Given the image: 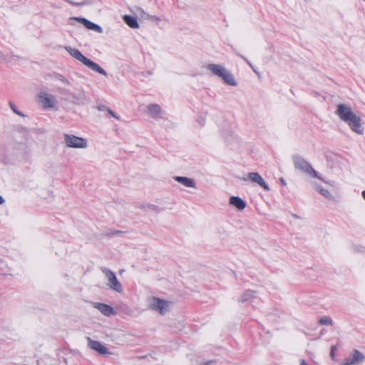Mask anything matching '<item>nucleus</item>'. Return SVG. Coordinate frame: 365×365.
<instances>
[{
	"mask_svg": "<svg viewBox=\"0 0 365 365\" xmlns=\"http://www.w3.org/2000/svg\"><path fill=\"white\" fill-rule=\"evenodd\" d=\"M56 78L58 81H61L62 83H65L66 85H68V86L71 85V82L67 78H66L63 75H61V74H57L56 76Z\"/></svg>",
	"mask_w": 365,
	"mask_h": 365,
	"instance_id": "nucleus-24",
	"label": "nucleus"
},
{
	"mask_svg": "<svg viewBox=\"0 0 365 365\" xmlns=\"http://www.w3.org/2000/svg\"><path fill=\"white\" fill-rule=\"evenodd\" d=\"M175 180H176L178 182L182 184L186 187H193L195 188L196 184L193 179L187 178V177H182V176H176L174 178Z\"/></svg>",
	"mask_w": 365,
	"mask_h": 365,
	"instance_id": "nucleus-16",
	"label": "nucleus"
},
{
	"mask_svg": "<svg viewBox=\"0 0 365 365\" xmlns=\"http://www.w3.org/2000/svg\"><path fill=\"white\" fill-rule=\"evenodd\" d=\"M279 181H280V182H281L283 185H284V186H285V185H287V182H286L285 180H284L283 178H281L279 179Z\"/></svg>",
	"mask_w": 365,
	"mask_h": 365,
	"instance_id": "nucleus-30",
	"label": "nucleus"
},
{
	"mask_svg": "<svg viewBox=\"0 0 365 365\" xmlns=\"http://www.w3.org/2000/svg\"><path fill=\"white\" fill-rule=\"evenodd\" d=\"M336 349V346H332L331 348V353H330V355L331 356L332 359H334V351Z\"/></svg>",
	"mask_w": 365,
	"mask_h": 365,
	"instance_id": "nucleus-29",
	"label": "nucleus"
},
{
	"mask_svg": "<svg viewBox=\"0 0 365 365\" xmlns=\"http://www.w3.org/2000/svg\"><path fill=\"white\" fill-rule=\"evenodd\" d=\"M364 359V356L363 354L359 352L357 350H354L352 358H346L344 360V365H350V364H358L361 361H362Z\"/></svg>",
	"mask_w": 365,
	"mask_h": 365,
	"instance_id": "nucleus-14",
	"label": "nucleus"
},
{
	"mask_svg": "<svg viewBox=\"0 0 365 365\" xmlns=\"http://www.w3.org/2000/svg\"><path fill=\"white\" fill-rule=\"evenodd\" d=\"M205 68L212 75L220 78L226 84L232 86H236L237 85L233 75L224 66L211 63L206 64Z\"/></svg>",
	"mask_w": 365,
	"mask_h": 365,
	"instance_id": "nucleus-3",
	"label": "nucleus"
},
{
	"mask_svg": "<svg viewBox=\"0 0 365 365\" xmlns=\"http://www.w3.org/2000/svg\"><path fill=\"white\" fill-rule=\"evenodd\" d=\"M39 103L45 109L54 108L57 103L56 97L47 93L41 92L38 94Z\"/></svg>",
	"mask_w": 365,
	"mask_h": 365,
	"instance_id": "nucleus-8",
	"label": "nucleus"
},
{
	"mask_svg": "<svg viewBox=\"0 0 365 365\" xmlns=\"http://www.w3.org/2000/svg\"><path fill=\"white\" fill-rule=\"evenodd\" d=\"M197 121L200 125H203L205 123V118L203 116L199 117Z\"/></svg>",
	"mask_w": 365,
	"mask_h": 365,
	"instance_id": "nucleus-27",
	"label": "nucleus"
},
{
	"mask_svg": "<svg viewBox=\"0 0 365 365\" xmlns=\"http://www.w3.org/2000/svg\"><path fill=\"white\" fill-rule=\"evenodd\" d=\"M293 163L295 169L304 173L306 175L311 178H316L325 184L331 187L334 186V182L324 180L322 176L312 168L309 163L299 155L293 157Z\"/></svg>",
	"mask_w": 365,
	"mask_h": 365,
	"instance_id": "nucleus-2",
	"label": "nucleus"
},
{
	"mask_svg": "<svg viewBox=\"0 0 365 365\" xmlns=\"http://www.w3.org/2000/svg\"><path fill=\"white\" fill-rule=\"evenodd\" d=\"M335 113L341 120L349 125L354 133L359 135L364 134V128L361 119L354 112L350 106L345 103L338 104Z\"/></svg>",
	"mask_w": 365,
	"mask_h": 365,
	"instance_id": "nucleus-1",
	"label": "nucleus"
},
{
	"mask_svg": "<svg viewBox=\"0 0 365 365\" xmlns=\"http://www.w3.org/2000/svg\"><path fill=\"white\" fill-rule=\"evenodd\" d=\"M11 59L9 54L5 53L4 52L0 50V63H11Z\"/></svg>",
	"mask_w": 365,
	"mask_h": 365,
	"instance_id": "nucleus-20",
	"label": "nucleus"
},
{
	"mask_svg": "<svg viewBox=\"0 0 365 365\" xmlns=\"http://www.w3.org/2000/svg\"><path fill=\"white\" fill-rule=\"evenodd\" d=\"M119 233H122L121 231H115L113 234H119Z\"/></svg>",
	"mask_w": 365,
	"mask_h": 365,
	"instance_id": "nucleus-35",
	"label": "nucleus"
},
{
	"mask_svg": "<svg viewBox=\"0 0 365 365\" xmlns=\"http://www.w3.org/2000/svg\"><path fill=\"white\" fill-rule=\"evenodd\" d=\"M103 273L106 274L108 278V283L107 285L112 289L113 290L121 293L123 292V288L121 284L118 280L114 272L108 269H103Z\"/></svg>",
	"mask_w": 365,
	"mask_h": 365,
	"instance_id": "nucleus-7",
	"label": "nucleus"
},
{
	"mask_svg": "<svg viewBox=\"0 0 365 365\" xmlns=\"http://www.w3.org/2000/svg\"><path fill=\"white\" fill-rule=\"evenodd\" d=\"M153 19H156V21H159V20H160V19H159V18H158V17H156V16H153Z\"/></svg>",
	"mask_w": 365,
	"mask_h": 365,
	"instance_id": "nucleus-36",
	"label": "nucleus"
},
{
	"mask_svg": "<svg viewBox=\"0 0 365 365\" xmlns=\"http://www.w3.org/2000/svg\"><path fill=\"white\" fill-rule=\"evenodd\" d=\"M65 49L73 58L83 63L88 68L104 76H107V73L103 68H102L96 63L93 62V61L83 55V53L78 49L73 48L71 46H66Z\"/></svg>",
	"mask_w": 365,
	"mask_h": 365,
	"instance_id": "nucleus-4",
	"label": "nucleus"
},
{
	"mask_svg": "<svg viewBox=\"0 0 365 365\" xmlns=\"http://www.w3.org/2000/svg\"><path fill=\"white\" fill-rule=\"evenodd\" d=\"M312 186L314 187L316 191H317L322 196H323L326 199L329 200H334V197L328 189L324 188L318 183L313 182Z\"/></svg>",
	"mask_w": 365,
	"mask_h": 365,
	"instance_id": "nucleus-15",
	"label": "nucleus"
},
{
	"mask_svg": "<svg viewBox=\"0 0 365 365\" xmlns=\"http://www.w3.org/2000/svg\"><path fill=\"white\" fill-rule=\"evenodd\" d=\"M254 295V292L252 291H247L244 293V294L242 297V302H246L248 301L250 299L252 298Z\"/></svg>",
	"mask_w": 365,
	"mask_h": 365,
	"instance_id": "nucleus-23",
	"label": "nucleus"
},
{
	"mask_svg": "<svg viewBox=\"0 0 365 365\" xmlns=\"http://www.w3.org/2000/svg\"><path fill=\"white\" fill-rule=\"evenodd\" d=\"M88 346L98 352L100 354H107L109 353L108 349L103 346L101 342L98 341H94L88 338Z\"/></svg>",
	"mask_w": 365,
	"mask_h": 365,
	"instance_id": "nucleus-13",
	"label": "nucleus"
},
{
	"mask_svg": "<svg viewBox=\"0 0 365 365\" xmlns=\"http://www.w3.org/2000/svg\"><path fill=\"white\" fill-rule=\"evenodd\" d=\"M301 365H307V363L304 359H302L301 361Z\"/></svg>",
	"mask_w": 365,
	"mask_h": 365,
	"instance_id": "nucleus-32",
	"label": "nucleus"
},
{
	"mask_svg": "<svg viewBox=\"0 0 365 365\" xmlns=\"http://www.w3.org/2000/svg\"><path fill=\"white\" fill-rule=\"evenodd\" d=\"M230 204L239 210H242L246 207V202L240 197L232 196L230 198Z\"/></svg>",
	"mask_w": 365,
	"mask_h": 365,
	"instance_id": "nucleus-17",
	"label": "nucleus"
},
{
	"mask_svg": "<svg viewBox=\"0 0 365 365\" xmlns=\"http://www.w3.org/2000/svg\"><path fill=\"white\" fill-rule=\"evenodd\" d=\"M240 57H241L242 58H243V59H244V60H245V61H246V62L250 65V66H251V67H252V68L253 69V71H255V73L259 76V73H258L255 70V68H253V66H252V63H250L247 59H246L244 56H240Z\"/></svg>",
	"mask_w": 365,
	"mask_h": 365,
	"instance_id": "nucleus-28",
	"label": "nucleus"
},
{
	"mask_svg": "<svg viewBox=\"0 0 365 365\" xmlns=\"http://www.w3.org/2000/svg\"><path fill=\"white\" fill-rule=\"evenodd\" d=\"M145 113L154 120L163 118V110L161 106L157 103H150L145 107Z\"/></svg>",
	"mask_w": 365,
	"mask_h": 365,
	"instance_id": "nucleus-10",
	"label": "nucleus"
},
{
	"mask_svg": "<svg viewBox=\"0 0 365 365\" xmlns=\"http://www.w3.org/2000/svg\"><path fill=\"white\" fill-rule=\"evenodd\" d=\"M361 196H362L363 199L365 200V190L362 191Z\"/></svg>",
	"mask_w": 365,
	"mask_h": 365,
	"instance_id": "nucleus-33",
	"label": "nucleus"
},
{
	"mask_svg": "<svg viewBox=\"0 0 365 365\" xmlns=\"http://www.w3.org/2000/svg\"><path fill=\"white\" fill-rule=\"evenodd\" d=\"M124 21L132 29H138L139 24L137 21V19L135 17H133L129 15H125L123 17Z\"/></svg>",
	"mask_w": 365,
	"mask_h": 365,
	"instance_id": "nucleus-19",
	"label": "nucleus"
},
{
	"mask_svg": "<svg viewBox=\"0 0 365 365\" xmlns=\"http://www.w3.org/2000/svg\"><path fill=\"white\" fill-rule=\"evenodd\" d=\"M152 310L158 312L160 314H164L169 309V303L163 299L153 297L149 305Z\"/></svg>",
	"mask_w": 365,
	"mask_h": 365,
	"instance_id": "nucleus-9",
	"label": "nucleus"
},
{
	"mask_svg": "<svg viewBox=\"0 0 365 365\" xmlns=\"http://www.w3.org/2000/svg\"><path fill=\"white\" fill-rule=\"evenodd\" d=\"M9 106H10V108H11V110L17 115H20V116H24L23 113L21 112H20L19 110H18L15 106V105L12 103H9Z\"/></svg>",
	"mask_w": 365,
	"mask_h": 365,
	"instance_id": "nucleus-25",
	"label": "nucleus"
},
{
	"mask_svg": "<svg viewBox=\"0 0 365 365\" xmlns=\"http://www.w3.org/2000/svg\"><path fill=\"white\" fill-rule=\"evenodd\" d=\"M242 180H250L252 182H255L263 187L267 191L270 190L269 187L267 185L262 177L258 173H248L246 177L242 178Z\"/></svg>",
	"mask_w": 365,
	"mask_h": 365,
	"instance_id": "nucleus-11",
	"label": "nucleus"
},
{
	"mask_svg": "<svg viewBox=\"0 0 365 365\" xmlns=\"http://www.w3.org/2000/svg\"><path fill=\"white\" fill-rule=\"evenodd\" d=\"M63 139L65 145L68 148L86 149L88 146L86 138L78 137L73 134L64 133Z\"/></svg>",
	"mask_w": 365,
	"mask_h": 365,
	"instance_id": "nucleus-5",
	"label": "nucleus"
},
{
	"mask_svg": "<svg viewBox=\"0 0 365 365\" xmlns=\"http://www.w3.org/2000/svg\"><path fill=\"white\" fill-rule=\"evenodd\" d=\"M134 11L136 12L138 15L141 16L143 19H147L148 18L149 15L146 14L141 8L135 6L134 7Z\"/></svg>",
	"mask_w": 365,
	"mask_h": 365,
	"instance_id": "nucleus-22",
	"label": "nucleus"
},
{
	"mask_svg": "<svg viewBox=\"0 0 365 365\" xmlns=\"http://www.w3.org/2000/svg\"><path fill=\"white\" fill-rule=\"evenodd\" d=\"M66 101L71 102L76 106L86 105L89 102V98L83 89H78L73 92H68Z\"/></svg>",
	"mask_w": 365,
	"mask_h": 365,
	"instance_id": "nucleus-6",
	"label": "nucleus"
},
{
	"mask_svg": "<svg viewBox=\"0 0 365 365\" xmlns=\"http://www.w3.org/2000/svg\"><path fill=\"white\" fill-rule=\"evenodd\" d=\"M107 111L110 115H111L115 118L119 119V117L110 108H107Z\"/></svg>",
	"mask_w": 365,
	"mask_h": 365,
	"instance_id": "nucleus-26",
	"label": "nucleus"
},
{
	"mask_svg": "<svg viewBox=\"0 0 365 365\" xmlns=\"http://www.w3.org/2000/svg\"><path fill=\"white\" fill-rule=\"evenodd\" d=\"M4 202V200L3 197L0 195V205L3 204Z\"/></svg>",
	"mask_w": 365,
	"mask_h": 365,
	"instance_id": "nucleus-31",
	"label": "nucleus"
},
{
	"mask_svg": "<svg viewBox=\"0 0 365 365\" xmlns=\"http://www.w3.org/2000/svg\"><path fill=\"white\" fill-rule=\"evenodd\" d=\"M70 21H76L83 24L88 29L95 31L99 34L103 32L102 28L96 24H94L85 18L71 17Z\"/></svg>",
	"mask_w": 365,
	"mask_h": 365,
	"instance_id": "nucleus-12",
	"label": "nucleus"
},
{
	"mask_svg": "<svg viewBox=\"0 0 365 365\" xmlns=\"http://www.w3.org/2000/svg\"><path fill=\"white\" fill-rule=\"evenodd\" d=\"M96 307L99 309L105 316L108 317L115 314L113 307L110 305L98 303L96 304Z\"/></svg>",
	"mask_w": 365,
	"mask_h": 365,
	"instance_id": "nucleus-18",
	"label": "nucleus"
},
{
	"mask_svg": "<svg viewBox=\"0 0 365 365\" xmlns=\"http://www.w3.org/2000/svg\"><path fill=\"white\" fill-rule=\"evenodd\" d=\"M319 323L322 325H330L331 326L333 324V322L331 318L329 317H322L319 319Z\"/></svg>",
	"mask_w": 365,
	"mask_h": 365,
	"instance_id": "nucleus-21",
	"label": "nucleus"
},
{
	"mask_svg": "<svg viewBox=\"0 0 365 365\" xmlns=\"http://www.w3.org/2000/svg\"><path fill=\"white\" fill-rule=\"evenodd\" d=\"M212 361H207L205 365H211Z\"/></svg>",
	"mask_w": 365,
	"mask_h": 365,
	"instance_id": "nucleus-34",
	"label": "nucleus"
}]
</instances>
